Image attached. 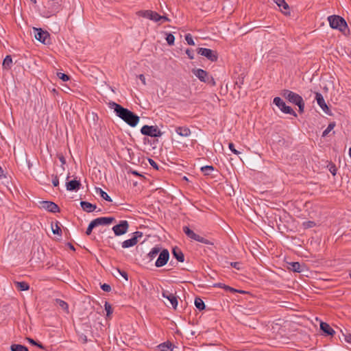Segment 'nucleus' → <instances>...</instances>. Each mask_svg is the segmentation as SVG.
Listing matches in <instances>:
<instances>
[{
  "label": "nucleus",
  "mask_w": 351,
  "mask_h": 351,
  "mask_svg": "<svg viewBox=\"0 0 351 351\" xmlns=\"http://www.w3.org/2000/svg\"><path fill=\"white\" fill-rule=\"evenodd\" d=\"M109 108L114 110L116 115L125 121L130 126L134 128L137 125L140 118L138 115L130 111L128 108H123L120 104L114 101L108 104Z\"/></svg>",
  "instance_id": "1"
},
{
  "label": "nucleus",
  "mask_w": 351,
  "mask_h": 351,
  "mask_svg": "<svg viewBox=\"0 0 351 351\" xmlns=\"http://www.w3.org/2000/svg\"><path fill=\"white\" fill-rule=\"evenodd\" d=\"M281 95L290 103L298 106L300 113H302L304 112L305 104L302 97L300 95L291 90L285 89L282 91Z\"/></svg>",
  "instance_id": "2"
},
{
  "label": "nucleus",
  "mask_w": 351,
  "mask_h": 351,
  "mask_svg": "<svg viewBox=\"0 0 351 351\" xmlns=\"http://www.w3.org/2000/svg\"><path fill=\"white\" fill-rule=\"evenodd\" d=\"M330 26L332 29H339L341 32H345L348 25L343 18L338 15H332L328 17Z\"/></svg>",
  "instance_id": "3"
},
{
  "label": "nucleus",
  "mask_w": 351,
  "mask_h": 351,
  "mask_svg": "<svg viewBox=\"0 0 351 351\" xmlns=\"http://www.w3.org/2000/svg\"><path fill=\"white\" fill-rule=\"evenodd\" d=\"M45 8L47 9L46 13L47 17L55 15L62 10L61 1L48 0L46 2Z\"/></svg>",
  "instance_id": "4"
},
{
  "label": "nucleus",
  "mask_w": 351,
  "mask_h": 351,
  "mask_svg": "<svg viewBox=\"0 0 351 351\" xmlns=\"http://www.w3.org/2000/svg\"><path fill=\"white\" fill-rule=\"evenodd\" d=\"M142 134L151 137H160L162 132L158 129L157 125H143L141 129Z\"/></svg>",
  "instance_id": "5"
},
{
  "label": "nucleus",
  "mask_w": 351,
  "mask_h": 351,
  "mask_svg": "<svg viewBox=\"0 0 351 351\" xmlns=\"http://www.w3.org/2000/svg\"><path fill=\"white\" fill-rule=\"evenodd\" d=\"M183 232L185 233V234L189 237L190 239L195 240L196 241L200 242L202 243L206 244V245H213V243L211 242L210 240L206 239L196 233H195L192 230H191L188 226H184L183 227Z\"/></svg>",
  "instance_id": "6"
},
{
  "label": "nucleus",
  "mask_w": 351,
  "mask_h": 351,
  "mask_svg": "<svg viewBox=\"0 0 351 351\" xmlns=\"http://www.w3.org/2000/svg\"><path fill=\"white\" fill-rule=\"evenodd\" d=\"M274 104L284 113L289 114L294 117H297L296 112L289 106H287L285 102L279 97L274 99Z\"/></svg>",
  "instance_id": "7"
},
{
  "label": "nucleus",
  "mask_w": 351,
  "mask_h": 351,
  "mask_svg": "<svg viewBox=\"0 0 351 351\" xmlns=\"http://www.w3.org/2000/svg\"><path fill=\"white\" fill-rule=\"evenodd\" d=\"M193 73L201 81L205 83L210 84V80L213 81V86L215 85V80L213 77L208 75V73L201 69H193Z\"/></svg>",
  "instance_id": "8"
},
{
  "label": "nucleus",
  "mask_w": 351,
  "mask_h": 351,
  "mask_svg": "<svg viewBox=\"0 0 351 351\" xmlns=\"http://www.w3.org/2000/svg\"><path fill=\"white\" fill-rule=\"evenodd\" d=\"M197 53L202 56L206 57L211 62H216L218 58L217 51L210 49L200 47L197 49Z\"/></svg>",
  "instance_id": "9"
},
{
  "label": "nucleus",
  "mask_w": 351,
  "mask_h": 351,
  "mask_svg": "<svg viewBox=\"0 0 351 351\" xmlns=\"http://www.w3.org/2000/svg\"><path fill=\"white\" fill-rule=\"evenodd\" d=\"M129 223L126 220H122L119 224L112 227V230L116 236H121L128 232Z\"/></svg>",
  "instance_id": "10"
},
{
  "label": "nucleus",
  "mask_w": 351,
  "mask_h": 351,
  "mask_svg": "<svg viewBox=\"0 0 351 351\" xmlns=\"http://www.w3.org/2000/svg\"><path fill=\"white\" fill-rule=\"evenodd\" d=\"M34 37L38 41L46 44L49 40V34L41 28H34Z\"/></svg>",
  "instance_id": "11"
},
{
  "label": "nucleus",
  "mask_w": 351,
  "mask_h": 351,
  "mask_svg": "<svg viewBox=\"0 0 351 351\" xmlns=\"http://www.w3.org/2000/svg\"><path fill=\"white\" fill-rule=\"evenodd\" d=\"M169 258V251L167 249H163L162 251H160V254H158V257L155 263V265L157 267H162L167 263Z\"/></svg>",
  "instance_id": "12"
},
{
  "label": "nucleus",
  "mask_w": 351,
  "mask_h": 351,
  "mask_svg": "<svg viewBox=\"0 0 351 351\" xmlns=\"http://www.w3.org/2000/svg\"><path fill=\"white\" fill-rule=\"evenodd\" d=\"M139 16L147 18L154 21H159L161 20L160 15L156 12L152 10H141L137 12Z\"/></svg>",
  "instance_id": "13"
},
{
  "label": "nucleus",
  "mask_w": 351,
  "mask_h": 351,
  "mask_svg": "<svg viewBox=\"0 0 351 351\" xmlns=\"http://www.w3.org/2000/svg\"><path fill=\"white\" fill-rule=\"evenodd\" d=\"M41 206L45 210L53 213L60 212L59 206L54 202L50 201H43L40 202Z\"/></svg>",
  "instance_id": "14"
},
{
  "label": "nucleus",
  "mask_w": 351,
  "mask_h": 351,
  "mask_svg": "<svg viewBox=\"0 0 351 351\" xmlns=\"http://www.w3.org/2000/svg\"><path fill=\"white\" fill-rule=\"evenodd\" d=\"M315 99L317 101V104L322 109V110L325 113H326L328 114H330V109L328 107L326 103L325 102L324 97H323V95L321 93H315Z\"/></svg>",
  "instance_id": "15"
},
{
  "label": "nucleus",
  "mask_w": 351,
  "mask_h": 351,
  "mask_svg": "<svg viewBox=\"0 0 351 351\" xmlns=\"http://www.w3.org/2000/svg\"><path fill=\"white\" fill-rule=\"evenodd\" d=\"M162 295L163 298L167 299L169 301L174 309H176L178 306V299L175 294L170 293L169 291L163 290L162 292Z\"/></svg>",
  "instance_id": "16"
},
{
  "label": "nucleus",
  "mask_w": 351,
  "mask_h": 351,
  "mask_svg": "<svg viewBox=\"0 0 351 351\" xmlns=\"http://www.w3.org/2000/svg\"><path fill=\"white\" fill-rule=\"evenodd\" d=\"M93 221L95 226L97 227L99 226H104V225L110 224L111 223H112L113 221H115V219L112 217H98Z\"/></svg>",
  "instance_id": "17"
},
{
  "label": "nucleus",
  "mask_w": 351,
  "mask_h": 351,
  "mask_svg": "<svg viewBox=\"0 0 351 351\" xmlns=\"http://www.w3.org/2000/svg\"><path fill=\"white\" fill-rule=\"evenodd\" d=\"M176 132L182 137H189L191 134V130L186 126L176 127Z\"/></svg>",
  "instance_id": "18"
},
{
  "label": "nucleus",
  "mask_w": 351,
  "mask_h": 351,
  "mask_svg": "<svg viewBox=\"0 0 351 351\" xmlns=\"http://www.w3.org/2000/svg\"><path fill=\"white\" fill-rule=\"evenodd\" d=\"M81 183L79 180H73L66 183L67 191H77L80 189Z\"/></svg>",
  "instance_id": "19"
},
{
  "label": "nucleus",
  "mask_w": 351,
  "mask_h": 351,
  "mask_svg": "<svg viewBox=\"0 0 351 351\" xmlns=\"http://www.w3.org/2000/svg\"><path fill=\"white\" fill-rule=\"evenodd\" d=\"M276 5L280 8V11L287 15L289 14V6L285 0H274Z\"/></svg>",
  "instance_id": "20"
},
{
  "label": "nucleus",
  "mask_w": 351,
  "mask_h": 351,
  "mask_svg": "<svg viewBox=\"0 0 351 351\" xmlns=\"http://www.w3.org/2000/svg\"><path fill=\"white\" fill-rule=\"evenodd\" d=\"M80 205H81V207L83 209V210H84L87 213L93 212L97 208L95 204H93L88 202H85V201H82L80 202Z\"/></svg>",
  "instance_id": "21"
},
{
  "label": "nucleus",
  "mask_w": 351,
  "mask_h": 351,
  "mask_svg": "<svg viewBox=\"0 0 351 351\" xmlns=\"http://www.w3.org/2000/svg\"><path fill=\"white\" fill-rule=\"evenodd\" d=\"M320 329L326 335L332 336L335 334V330L326 322L320 323Z\"/></svg>",
  "instance_id": "22"
},
{
  "label": "nucleus",
  "mask_w": 351,
  "mask_h": 351,
  "mask_svg": "<svg viewBox=\"0 0 351 351\" xmlns=\"http://www.w3.org/2000/svg\"><path fill=\"white\" fill-rule=\"evenodd\" d=\"M173 257L176 258L178 262H184V256L182 252L177 247H174L172 250Z\"/></svg>",
  "instance_id": "23"
},
{
  "label": "nucleus",
  "mask_w": 351,
  "mask_h": 351,
  "mask_svg": "<svg viewBox=\"0 0 351 351\" xmlns=\"http://www.w3.org/2000/svg\"><path fill=\"white\" fill-rule=\"evenodd\" d=\"M157 349L159 351H173V344L169 341H167L159 344L157 346Z\"/></svg>",
  "instance_id": "24"
},
{
  "label": "nucleus",
  "mask_w": 351,
  "mask_h": 351,
  "mask_svg": "<svg viewBox=\"0 0 351 351\" xmlns=\"http://www.w3.org/2000/svg\"><path fill=\"white\" fill-rule=\"evenodd\" d=\"M137 243L138 240H136V237H132L130 239L124 241L121 245L123 248H128L134 246Z\"/></svg>",
  "instance_id": "25"
},
{
  "label": "nucleus",
  "mask_w": 351,
  "mask_h": 351,
  "mask_svg": "<svg viewBox=\"0 0 351 351\" xmlns=\"http://www.w3.org/2000/svg\"><path fill=\"white\" fill-rule=\"evenodd\" d=\"M12 66V59L11 56L8 55L5 56L3 61L2 67L5 70H10Z\"/></svg>",
  "instance_id": "26"
},
{
  "label": "nucleus",
  "mask_w": 351,
  "mask_h": 351,
  "mask_svg": "<svg viewBox=\"0 0 351 351\" xmlns=\"http://www.w3.org/2000/svg\"><path fill=\"white\" fill-rule=\"evenodd\" d=\"M160 252V247L159 246H155L152 249L149 253L147 254L149 260L152 261L156 257Z\"/></svg>",
  "instance_id": "27"
},
{
  "label": "nucleus",
  "mask_w": 351,
  "mask_h": 351,
  "mask_svg": "<svg viewBox=\"0 0 351 351\" xmlns=\"http://www.w3.org/2000/svg\"><path fill=\"white\" fill-rule=\"evenodd\" d=\"M302 266L298 262H292L289 263V269L294 272L300 273L302 271Z\"/></svg>",
  "instance_id": "28"
},
{
  "label": "nucleus",
  "mask_w": 351,
  "mask_h": 351,
  "mask_svg": "<svg viewBox=\"0 0 351 351\" xmlns=\"http://www.w3.org/2000/svg\"><path fill=\"white\" fill-rule=\"evenodd\" d=\"M55 304L60 306L62 310H64L66 313L69 312V305L64 300H62L60 299H56Z\"/></svg>",
  "instance_id": "29"
},
{
  "label": "nucleus",
  "mask_w": 351,
  "mask_h": 351,
  "mask_svg": "<svg viewBox=\"0 0 351 351\" xmlns=\"http://www.w3.org/2000/svg\"><path fill=\"white\" fill-rule=\"evenodd\" d=\"M16 288L20 291H27L29 289V285L24 281L14 282Z\"/></svg>",
  "instance_id": "30"
},
{
  "label": "nucleus",
  "mask_w": 351,
  "mask_h": 351,
  "mask_svg": "<svg viewBox=\"0 0 351 351\" xmlns=\"http://www.w3.org/2000/svg\"><path fill=\"white\" fill-rule=\"evenodd\" d=\"M95 191H96V193H99L104 199H105L108 202H111L112 201L111 197L105 191H104L101 188L97 187V188H95Z\"/></svg>",
  "instance_id": "31"
},
{
  "label": "nucleus",
  "mask_w": 351,
  "mask_h": 351,
  "mask_svg": "<svg viewBox=\"0 0 351 351\" xmlns=\"http://www.w3.org/2000/svg\"><path fill=\"white\" fill-rule=\"evenodd\" d=\"M195 307L199 311L204 310L206 308V305L204 301L200 298L198 297L195 298Z\"/></svg>",
  "instance_id": "32"
},
{
  "label": "nucleus",
  "mask_w": 351,
  "mask_h": 351,
  "mask_svg": "<svg viewBox=\"0 0 351 351\" xmlns=\"http://www.w3.org/2000/svg\"><path fill=\"white\" fill-rule=\"evenodd\" d=\"M11 351H29L28 348L21 344H12L10 346Z\"/></svg>",
  "instance_id": "33"
},
{
  "label": "nucleus",
  "mask_w": 351,
  "mask_h": 351,
  "mask_svg": "<svg viewBox=\"0 0 351 351\" xmlns=\"http://www.w3.org/2000/svg\"><path fill=\"white\" fill-rule=\"evenodd\" d=\"M213 171H214V167L212 165H206V166L201 167V171L205 176L210 175L211 172Z\"/></svg>",
  "instance_id": "34"
},
{
  "label": "nucleus",
  "mask_w": 351,
  "mask_h": 351,
  "mask_svg": "<svg viewBox=\"0 0 351 351\" xmlns=\"http://www.w3.org/2000/svg\"><path fill=\"white\" fill-rule=\"evenodd\" d=\"M59 224L60 223H59L58 221H57L56 223L55 227L53 226V224H51V229H52V232H53V234L61 235L62 234V230H61Z\"/></svg>",
  "instance_id": "35"
},
{
  "label": "nucleus",
  "mask_w": 351,
  "mask_h": 351,
  "mask_svg": "<svg viewBox=\"0 0 351 351\" xmlns=\"http://www.w3.org/2000/svg\"><path fill=\"white\" fill-rule=\"evenodd\" d=\"M335 122H331L328 124L327 128L322 133V136L324 137V136H326L329 132L333 130V128H335Z\"/></svg>",
  "instance_id": "36"
},
{
  "label": "nucleus",
  "mask_w": 351,
  "mask_h": 351,
  "mask_svg": "<svg viewBox=\"0 0 351 351\" xmlns=\"http://www.w3.org/2000/svg\"><path fill=\"white\" fill-rule=\"evenodd\" d=\"M104 307L106 311V315L109 317L112 313V308L108 302H105Z\"/></svg>",
  "instance_id": "37"
},
{
  "label": "nucleus",
  "mask_w": 351,
  "mask_h": 351,
  "mask_svg": "<svg viewBox=\"0 0 351 351\" xmlns=\"http://www.w3.org/2000/svg\"><path fill=\"white\" fill-rule=\"evenodd\" d=\"M166 40L169 45H173L175 41V36L172 34H168L166 37Z\"/></svg>",
  "instance_id": "38"
},
{
  "label": "nucleus",
  "mask_w": 351,
  "mask_h": 351,
  "mask_svg": "<svg viewBox=\"0 0 351 351\" xmlns=\"http://www.w3.org/2000/svg\"><path fill=\"white\" fill-rule=\"evenodd\" d=\"M58 77L62 80L63 82H67L69 80V76L63 73H58Z\"/></svg>",
  "instance_id": "39"
},
{
  "label": "nucleus",
  "mask_w": 351,
  "mask_h": 351,
  "mask_svg": "<svg viewBox=\"0 0 351 351\" xmlns=\"http://www.w3.org/2000/svg\"><path fill=\"white\" fill-rule=\"evenodd\" d=\"M185 40L189 45H195V43L192 38V36L190 34H187L185 36Z\"/></svg>",
  "instance_id": "40"
},
{
  "label": "nucleus",
  "mask_w": 351,
  "mask_h": 351,
  "mask_svg": "<svg viewBox=\"0 0 351 351\" xmlns=\"http://www.w3.org/2000/svg\"><path fill=\"white\" fill-rule=\"evenodd\" d=\"M95 227H96V226H95V223H94L93 221H92L89 223V225H88V226L87 229H86V234L87 235H90V234H91L92 231H93V229L94 228H95Z\"/></svg>",
  "instance_id": "41"
},
{
  "label": "nucleus",
  "mask_w": 351,
  "mask_h": 351,
  "mask_svg": "<svg viewBox=\"0 0 351 351\" xmlns=\"http://www.w3.org/2000/svg\"><path fill=\"white\" fill-rule=\"evenodd\" d=\"M303 226L305 228H310L314 227L315 226V223L314 221H307L303 223Z\"/></svg>",
  "instance_id": "42"
},
{
  "label": "nucleus",
  "mask_w": 351,
  "mask_h": 351,
  "mask_svg": "<svg viewBox=\"0 0 351 351\" xmlns=\"http://www.w3.org/2000/svg\"><path fill=\"white\" fill-rule=\"evenodd\" d=\"M228 147H229V149L231 150V152L232 153H234V154L238 155L240 154V152H239L238 150H237L234 148V145L232 143H230L228 145Z\"/></svg>",
  "instance_id": "43"
},
{
  "label": "nucleus",
  "mask_w": 351,
  "mask_h": 351,
  "mask_svg": "<svg viewBox=\"0 0 351 351\" xmlns=\"http://www.w3.org/2000/svg\"><path fill=\"white\" fill-rule=\"evenodd\" d=\"M101 288L103 291L106 292H110L111 291V287L108 284H103L101 285Z\"/></svg>",
  "instance_id": "44"
},
{
  "label": "nucleus",
  "mask_w": 351,
  "mask_h": 351,
  "mask_svg": "<svg viewBox=\"0 0 351 351\" xmlns=\"http://www.w3.org/2000/svg\"><path fill=\"white\" fill-rule=\"evenodd\" d=\"M186 53L191 60H193L194 58V52L193 50L187 49L186 50Z\"/></svg>",
  "instance_id": "45"
},
{
  "label": "nucleus",
  "mask_w": 351,
  "mask_h": 351,
  "mask_svg": "<svg viewBox=\"0 0 351 351\" xmlns=\"http://www.w3.org/2000/svg\"><path fill=\"white\" fill-rule=\"evenodd\" d=\"M149 163L155 169H158V165L153 160L149 158Z\"/></svg>",
  "instance_id": "46"
},
{
  "label": "nucleus",
  "mask_w": 351,
  "mask_h": 351,
  "mask_svg": "<svg viewBox=\"0 0 351 351\" xmlns=\"http://www.w3.org/2000/svg\"><path fill=\"white\" fill-rule=\"evenodd\" d=\"M52 184L54 186H58L59 184V179L57 176H55L52 180Z\"/></svg>",
  "instance_id": "47"
},
{
  "label": "nucleus",
  "mask_w": 351,
  "mask_h": 351,
  "mask_svg": "<svg viewBox=\"0 0 351 351\" xmlns=\"http://www.w3.org/2000/svg\"><path fill=\"white\" fill-rule=\"evenodd\" d=\"M240 265L241 264L239 262H232V263H230V265L232 267H233L234 268H236L238 270H239L241 269Z\"/></svg>",
  "instance_id": "48"
},
{
  "label": "nucleus",
  "mask_w": 351,
  "mask_h": 351,
  "mask_svg": "<svg viewBox=\"0 0 351 351\" xmlns=\"http://www.w3.org/2000/svg\"><path fill=\"white\" fill-rule=\"evenodd\" d=\"M118 272L126 280H128V274L125 271H121L120 269H117Z\"/></svg>",
  "instance_id": "49"
},
{
  "label": "nucleus",
  "mask_w": 351,
  "mask_h": 351,
  "mask_svg": "<svg viewBox=\"0 0 351 351\" xmlns=\"http://www.w3.org/2000/svg\"><path fill=\"white\" fill-rule=\"evenodd\" d=\"M143 236V233L141 232L136 231L133 233L132 237H136V240H138V238H140Z\"/></svg>",
  "instance_id": "50"
},
{
  "label": "nucleus",
  "mask_w": 351,
  "mask_h": 351,
  "mask_svg": "<svg viewBox=\"0 0 351 351\" xmlns=\"http://www.w3.org/2000/svg\"><path fill=\"white\" fill-rule=\"evenodd\" d=\"M329 170H330V173H331L333 176L336 175V173H337V169H336V167H335V165H332V166L329 169Z\"/></svg>",
  "instance_id": "51"
},
{
  "label": "nucleus",
  "mask_w": 351,
  "mask_h": 351,
  "mask_svg": "<svg viewBox=\"0 0 351 351\" xmlns=\"http://www.w3.org/2000/svg\"><path fill=\"white\" fill-rule=\"evenodd\" d=\"M345 340L346 342L351 343V334L345 335Z\"/></svg>",
  "instance_id": "52"
},
{
  "label": "nucleus",
  "mask_w": 351,
  "mask_h": 351,
  "mask_svg": "<svg viewBox=\"0 0 351 351\" xmlns=\"http://www.w3.org/2000/svg\"><path fill=\"white\" fill-rule=\"evenodd\" d=\"M138 78L143 82V84H145V77L143 74L139 75Z\"/></svg>",
  "instance_id": "53"
},
{
  "label": "nucleus",
  "mask_w": 351,
  "mask_h": 351,
  "mask_svg": "<svg viewBox=\"0 0 351 351\" xmlns=\"http://www.w3.org/2000/svg\"><path fill=\"white\" fill-rule=\"evenodd\" d=\"M4 178H5V176L3 173V170L2 167L0 166V180Z\"/></svg>",
  "instance_id": "54"
},
{
  "label": "nucleus",
  "mask_w": 351,
  "mask_h": 351,
  "mask_svg": "<svg viewBox=\"0 0 351 351\" xmlns=\"http://www.w3.org/2000/svg\"><path fill=\"white\" fill-rule=\"evenodd\" d=\"M228 291H230L231 293L241 292V291H239V290L235 289H234L232 287H230V288H228Z\"/></svg>",
  "instance_id": "55"
},
{
  "label": "nucleus",
  "mask_w": 351,
  "mask_h": 351,
  "mask_svg": "<svg viewBox=\"0 0 351 351\" xmlns=\"http://www.w3.org/2000/svg\"><path fill=\"white\" fill-rule=\"evenodd\" d=\"M66 245L72 250L75 251V247L73 246V244H71V243H66Z\"/></svg>",
  "instance_id": "56"
},
{
  "label": "nucleus",
  "mask_w": 351,
  "mask_h": 351,
  "mask_svg": "<svg viewBox=\"0 0 351 351\" xmlns=\"http://www.w3.org/2000/svg\"><path fill=\"white\" fill-rule=\"evenodd\" d=\"M27 340H28V341H29L31 344H32V345H34V346H36V341H34V339H31V338H27Z\"/></svg>",
  "instance_id": "57"
},
{
  "label": "nucleus",
  "mask_w": 351,
  "mask_h": 351,
  "mask_svg": "<svg viewBox=\"0 0 351 351\" xmlns=\"http://www.w3.org/2000/svg\"><path fill=\"white\" fill-rule=\"evenodd\" d=\"M223 285H224V284L219 282V283L215 284L214 287H219V288H222L223 289Z\"/></svg>",
  "instance_id": "58"
},
{
  "label": "nucleus",
  "mask_w": 351,
  "mask_h": 351,
  "mask_svg": "<svg viewBox=\"0 0 351 351\" xmlns=\"http://www.w3.org/2000/svg\"><path fill=\"white\" fill-rule=\"evenodd\" d=\"M36 346H38V348H41V349H45V347L43 346V345L40 343H38V342H36Z\"/></svg>",
  "instance_id": "59"
},
{
  "label": "nucleus",
  "mask_w": 351,
  "mask_h": 351,
  "mask_svg": "<svg viewBox=\"0 0 351 351\" xmlns=\"http://www.w3.org/2000/svg\"><path fill=\"white\" fill-rule=\"evenodd\" d=\"M59 159L63 165L65 164V159L63 156H60Z\"/></svg>",
  "instance_id": "60"
},
{
  "label": "nucleus",
  "mask_w": 351,
  "mask_h": 351,
  "mask_svg": "<svg viewBox=\"0 0 351 351\" xmlns=\"http://www.w3.org/2000/svg\"><path fill=\"white\" fill-rule=\"evenodd\" d=\"M160 17H161V20H164V21H169V19L167 16H160Z\"/></svg>",
  "instance_id": "61"
},
{
  "label": "nucleus",
  "mask_w": 351,
  "mask_h": 351,
  "mask_svg": "<svg viewBox=\"0 0 351 351\" xmlns=\"http://www.w3.org/2000/svg\"><path fill=\"white\" fill-rule=\"evenodd\" d=\"M132 174L136 176H141L136 171H131Z\"/></svg>",
  "instance_id": "62"
},
{
  "label": "nucleus",
  "mask_w": 351,
  "mask_h": 351,
  "mask_svg": "<svg viewBox=\"0 0 351 351\" xmlns=\"http://www.w3.org/2000/svg\"><path fill=\"white\" fill-rule=\"evenodd\" d=\"M228 288H230V287L226 285H224L223 287V289H224L226 291H228Z\"/></svg>",
  "instance_id": "63"
},
{
  "label": "nucleus",
  "mask_w": 351,
  "mask_h": 351,
  "mask_svg": "<svg viewBox=\"0 0 351 351\" xmlns=\"http://www.w3.org/2000/svg\"><path fill=\"white\" fill-rule=\"evenodd\" d=\"M349 155H350V156L351 158V147L349 149Z\"/></svg>",
  "instance_id": "64"
}]
</instances>
